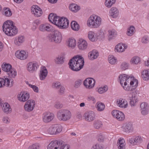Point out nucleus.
<instances>
[{
	"instance_id": "obj_1",
	"label": "nucleus",
	"mask_w": 149,
	"mask_h": 149,
	"mask_svg": "<svg viewBox=\"0 0 149 149\" xmlns=\"http://www.w3.org/2000/svg\"><path fill=\"white\" fill-rule=\"evenodd\" d=\"M84 60L81 56H74L70 59L68 63L69 68L72 71H78L82 68L84 65Z\"/></svg>"
},
{
	"instance_id": "obj_2",
	"label": "nucleus",
	"mask_w": 149,
	"mask_h": 149,
	"mask_svg": "<svg viewBox=\"0 0 149 149\" xmlns=\"http://www.w3.org/2000/svg\"><path fill=\"white\" fill-rule=\"evenodd\" d=\"M3 30L5 33L8 36H13L15 35L18 32L17 29L13 24L11 20H7L3 24Z\"/></svg>"
},
{
	"instance_id": "obj_3",
	"label": "nucleus",
	"mask_w": 149,
	"mask_h": 149,
	"mask_svg": "<svg viewBox=\"0 0 149 149\" xmlns=\"http://www.w3.org/2000/svg\"><path fill=\"white\" fill-rule=\"evenodd\" d=\"M57 117L60 121H66L70 120L72 117L71 112L68 110L62 109L57 113Z\"/></svg>"
},
{
	"instance_id": "obj_4",
	"label": "nucleus",
	"mask_w": 149,
	"mask_h": 149,
	"mask_svg": "<svg viewBox=\"0 0 149 149\" xmlns=\"http://www.w3.org/2000/svg\"><path fill=\"white\" fill-rule=\"evenodd\" d=\"M101 19L99 17L95 15L90 16L87 21V25L90 27L97 28L101 24Z\"/></svg>"
},
{
	"instance_id": "obj_5",
	"label": "nucleus",
	"mask_w": 149,
	"mask_h": 149,
	"mask_svg": "<svg viewBox=\"0 0 149 149\" xmlns=\"http://www.w3.org/2000/svg\"><path fill=\"white\" fill-rule=\"evenodd\" d=\"M48 38L49 41L56 43H60L62 38L61 34L57 30L54 31L52 33L48 35Z\"/></svg>"
},
{
	"instance_id": "obj_6",
	"label": "nucleus",
	"mask_w": 149,
	"mask_h": 149,
	"mask_svg": "<svg viewBox=\"0 0 149 149\" xmlns=\"http://www.w3.org/2000/svg\"><path fill=\"white\" fill-rule=\"evenodd\" d=\"M130 86L128 84L127 87L125 86L124 89L125 91H132L134 90L138 86V82L137 79H134V77H129L128 78Z\"/></svg>"
},
{
	"instance_id": "obj_7",
	"label": "nucleus",
	"mask_w": 149,
	"mask_h": 149,
	"mask_svg": "<svg viewBox=\"0 0 149 149\" xmlns=\"http://www.w3.org/2000/svg\"><path fill=\"white\" fill-rule=\"evenodd\" d=\"M66 144L62 141H52L48 146L47 149H63Z\"/></svg>"
},
{
	"instance_id": "obj_8",
	"label": "nucleus",
	"mask_w": 149,
	"mask_h": 149,
	"mask_svg": "<svg viewBox=\"0 0 149 149\" xmlns=\"http://www.w3.org/2000/svg\"><path fill=\"white\" fill-rule=\"evenodd\" d=\"M13 84V80L10 79L7 77L4 78H0V88H3L6 86L7 87H11Z\"/></svg>"
},
{
	"instance_id": "obj_9",
	"label": "nucleus",
	"mask_w": 149,
	"mask_h": 149,
	"mask_svg": "<svg viewBox=\"0 0 149 149\" xmlns=\"http://www.w3.org/2000/svg\"><path fill=\"white\" fill-rule=\"evenodd\" d=\"M62 127L59 125L55 124L50 127L48 131V133L51 134H56L62 130Z\"/></svg>"
},
{
	"instance_id": "obj_10",
	"label": "nucleus",
	"mask_w": 149,
	"mask_h": 149,
	"mask_svg": "<svg viewBox=\"0 0 149 149\" xmlns=\"http://www.w3.org/2000/svg\"><path fill=\"white\" fill-rule=\"evenodd\" d=\"M35 102L34 100H28L26 102L24 106L25 110L29 112L32 111L35 107Z\"/></svg>"
},
{
	"instance_id": "obj_11",
	"label": "nucleus",
	"mask_w": 149,
	"mask_h": 149,
	"mask_svg": "<svg viewBox=\"0 0 149 149\" xmlns=\"http://www.w3.org/2000/svg\"><path fill=\"white\" fill-rule=\"evenodd\" d=\"M95 81L93 78H88L86 79L84 81V85L85 87L88 89H91L95 86Z\"/></svg>"
},
{
	"instance_id": "obj_12",
	"label": "nucleus",
	"mask_w": 149,
	"mask_h": 149,
	"mask_svg": "<svg viewBox=\"0 0 149 149\" xmlns=\"http://www.w3.org/2000/svg\"><path fill=\"white\" fill-rule=\"evenodd\" d=\"M61 18L53 13L50 14L48 16L49 21L57 26L58 24L60 22Z\"/></svg>"
},
{
	"instance_id": "obj_13",
	"label": "nucleus",
	"mask_w": 149,
	"mask_h": 149,
	"mask_svg": "<svg viewBox=\"0 0 149 149\" xmlns=\"http://www.w3.org/2000/svg\"><path fill=\"white\" fill-rule=\"evenodd\" d=\"M129 76L125 74H121L119 76V80L120 84L124 89L125 86L127 87L128 84H129L128 80Z\"/></svg>"
},
{
	"instance_id": "obj_14",
	"label": "nucleus",
	"mask_w": 149,
	"mask_h": 149,
	"mask_svg": "<svg viewBox=\"0 0 149 149\" xmlns=\"http://www.w3.org/2000/svg\"><path fill=\"white\" fill-rule=\"evenodd\" d=\"M111 114L114 118L119 121H123L125 119V115L122 112L117 110H113L111 112Z\"/></svg>"
},
{
	"instance_id": "obj_15",
	"label": "nucleus",
	"mask_w": 149,
	"mask_h": 149,
	"mask_svg": "<svg viewBox=\"0 0 149 149\" xmlns=\"http://www.w3.org/2000/svg\"><path fill=\"white\" fill-rule=\"evenodd\" d=\"M30 95L27 91H22L17 95L18 100L24 102L27 101L29 98Z\"/></svg>"
},
{
	"instance_id": "obj_16",
	"label": "nucleus",
	"mask_w": 149,
	"mask_h": 149,
	"mask_svg": "<svg viewBox=\"0 0 149 149\" xmlns=\"http://www.w3.org/2000/svg\"><path fill=\"white\" fill-rule=\"evenodd\" d=\"M38 67V64L36 62H30L27 65V70L31 73H33L35 72Z\"/></svg>"
},
{
	"instance_id": "obj_17",
	"label": "nucleus",
	"mask_w": 149,
	"mask_h": 149,
	"mask_svg": "<svg viewBox=\"0 0 149 149\" xmlns=\"http://www.w3.org/2000/svg\"><path fill=\"white\" fill-rule=\"evenodd\" d=\"M84 116L86 121L91 122L94 120L95 115L93 111H89L85 113Z\"/></svg>"
},
{
	"instance_id": "obj_18",
	"label": "nucleus",
	"mask_w": 149,
	"mask_h": 149,
	"mask_svg": "<svg viewBox=\"0 0 149 149\" xmlns=\"http://www.w3.org/2000/svg\"><path fill=\"white\" fill-rule=\"evenodd\" d=\"M31 10L32 13L37 17H40L42 13V9L37 6H33Z\"/></svg>"
},
{
	"instance_id": "obj_19",
	"label": "nucleus",
	"mask_w": 149,
	"mask_h": 149,
	"mask_svg": "<svg viewBox=\"0 0 149 149\" xmlns=\"http://www.w3.org/2000/svg\"><path fill=\"white\" fill-rule=\"evenodd\" d=\"M130 100V104L131 106L135 105L136 103L138 101L136 94L134 92L130 93L128 96Z\"/></svg>"
},
{
	"instance_id": "obj_20",
	"label": "nucleus",
	"mask_w": 149,
	"mask_h": 149,
	"mask_svg": "<svg viewBox=\"0 0 149 149\" xmlns=\"http://www.w3.org/2000/svg\"><path fill=\"white\" fill-rule=\"evenodd\" d=\"M122 127L123 131L127 133L132 132L133 130L132 124L131 122H127L125 123Z\"/></svg>"
},
{
	"instance_id": "obj_21",
	"label": "nucleus",
	"mask_w": 149,
	"mask_h": 149,
	"mask_svg": "<svg viewBox=\"0 0 149 149\" xmlns=\"http://www.w3.org/2000/svg\"><path fill=\"white\" fill-rule=\"evenodd\" d=\"M54 117V114L46 112L43 114V121L45 123H48L52 121Z\"/></svg>"
},
{
	"instance_id": "obj_22",
	"label": "nucleus",
	"mask_w": 149,
	"mask_h": 149,
	"mask_svg": "<svg viewBox=\"0 0 149 149\" xmlns=\"http://www.w3.org/2000/svg\"><path fill=\"white\" fill-rule=\"evenodd\" d=\"M16 56L17 58L21 60L25 59L28 57V54L24 50H18L15 53Z\"/></svg>"
},
{
	"instance_id": "obj_23",
	"label": "nucleus",
	"mask_w": 149,
	"mask_h": 149,
	"mask_svg": "<svg viewBox=\"0 0 149 149\" xmlns=\"http://www.w3.org/2000/svg\"><path fill=\"white\" fill-rule=\"evenodd\" d=\"M141 113L143 115H147L149 111V106L146 102H142L140 105Z\"/></svg>"
},
{
	"instance_id": "obj_24",
	"label": "nucleus",
	"mask_w": 149,
	"mask_h": 149,
	"mask_svg": "<svg viewBox=\"0 0 149 149\" xmlns=\"http://www.w3.org/2000/svg\"><path fill=\"white\" fill-rule=\"evenodd\" d=\"M142 138L140 136H134L130 139V142L133 145H138L142 142Z\"/></svg>"
},
{
	"instance_id": "obj_25",
	"label": "nucleus",
	"mask_w": 149,
	"mask_h": 149,
	"mask_svg": "<svg viewBox=\"0 0 149 149\" xmlns=\"http://www.w3.org/2000/svg\"><path fill=\"white\" fill-rule=\"evenodd\" d=\"M52 26L49 24L45 23L40 25L39 26V29L41 31H49L52 29Z\"/></svg>"
},
{
	"instance_id": "obj_26",
	"label": "nucleus",
	"mask_w": 149,
	"mask_h": 149,
	"mask_svg": "<svg viewBox=\"0 0 149 149\" xmlns=\"http://www.w3.org/2000/svg\"><path fill=\"white\" fill-rule=\"evenodd\" d=\"M99 55L98 52L95 49H94L89 52L88 56V58L91 60L96 59Z\"/></svg>"
},
{
	"instance_id": "obj_27",
	"label": "nucleus",
	"mask_w": 149,
	"mask_h": 149,
	"mask_svg": "<svg viewBox=\"0 0 149 149\" xmlns=\"http://www.w3.org/2000/svg\"><path fill=\"white\" fill-rule=\"evenodd\" d=\"M69 23V21L66 18H61L60 22L58 24V26L62 29L67 28Z\"/></svg>"
},
{
	"instance_id": "obj_28",
	"label": "nucleus",
	"mask_w": 149,
	"mask_h": 149,
	"mask_svg": "<svg viewBox=\"0 0 149 149\" xmlns=\"http://www.w3.org/2000/svg\"><path fill=\"white\" fill-rule=\"evenodd\" d=\"M79 49L81 50H84L87 47V42L82 39H80L77 43Z\"/></svg>"
},
{
	"instance_id": "obj_29",
	"label": "nucleus",
	"mask_w": 149,
	"mask_h": 149,
	"mask_svg": "<svg viewBox=\"0 0 149 149\" xmlns=\"http://www.w3.org/2000/svg\"><path fill=\"white\" fill-rule=\"evenodd\" d=\"M47 70L45 67H43L41 68L39 75L40 79L41 80H44L47 76Z\"/></svg>"
},
{
	"instance_id": "obj_30",
	"label": "nucleus",
	"mask_w": 149,
	"mask_h": 149,
	"mask_svg": "<svg viewBox=\"0 0 149 149\" xmlns=\"http://www.w3.org/2000/svg\"><path fill=\"white\" fill-rule=\"evenodd\" d=\"M118 105L122 108H125L128 105L127 101L125 99L120 98L117 101Z\"/></svg>"
},
{
	"instance_id": "obj_31",
	"label": "nucleus",
	"mask_w": 149,
	"mask_h": 149,
	"mask_svg": "<svg viewBox=\"0 0 149 149\" xmlns=\"http://www.w3.org/2000/svg\"><path fill=\"white\" fill-rule=\"evenodd\" d=\"M24 41V36H19L18 37H16L14 41L15 45L17 46L21 45Z\"/></svg>"
},
{
	"instance_id": "obj_32",
	"label": "nucleus",
	"mask_w": 149,
	"mask_h": 149,
	"mask_svg": "<svg viewBox=\"0 0 149 149\" xmlns=\"http://www.w3.org/2000/svg\"><path fill=\"white\" fill-rule=\"evenodd\" d=\"M110 16L113 18L117 17L119 14V11L118 9L116 7H112L109 11Z\"/></svg>"
},
{
	"instance_id": "obj_33",
	"label": "nucleus",
	"mask_w": 149,
	"mask_h": 149,
	"mask_svg": "<svg viewBox=\"0 0 149 149\" xmlns=\"http://www.w3.org/2000/svg\"><path fill=\"white\" fill-rule=\"evenodd\" d=\"M141 77L145 81L149 80V69L142 71L141 72Z\"/></svg>"
},
{
	"instance_id": "obj_34",
	"label": "nucleus",
	"mask_w": 149,
	"mask_h": 149,
	"mask_svg": "<svg viewBox=\"0 0 149 149\" xmlns=\"http://www.w3.org/2000/svg\"><path fill=\"white\" fill-rule=\"evenodd\" d=\"M127 48V46H125V44L121 43L118 44L116 46L115 50L119 52H122L124 51L125 49Z\"/></svg>"
},
{
	"instance_id": "obj_35",
	"label": "nucleus",
	"mask_w": 149,
	"mask_h": 149,
	"mask_svg": "<svg viewBox=\"0 0 149 149\" xmlns=\"http://www.w3.org/2000/svg\"><path fill=\"white\" fill-rule=\"evenodd\" d=\"M88 37L89 39L93 42L96 41L97 39L96 34L92 31L88 32Z\"/></svg>"
},
{
	"instance_id": "obj_36",
	"label": "nucleus",
	"mask_w": 149,
	"mask_h": 149,
	"mask_svg": "<svg viewBox=\"0 0 149 149\" xmlns=\"http://www.w3.org/2000/svg\"><path fill=\"white\" fill-rule=\"evenodd\" d=\"M2 110L4 113L8 114L10 113L12 111L8 103H5L3 106Z\"/></svg>"
},
{
	"instance_id": "obj_37",
	"label": "nucleus",
	"mask_w": 149,
	"mask_h": 149,
	"mask_svg": "<svg viewBox=\"0 0 149 149\" xmlns=\"http://www.w3.org/2000/svg\"><path fill=\"white\" fill-rule=\"evenodd\" d=\"M7 74L8 75V77L10 79L14 78L17 75V72L14 69L12 68L7 73Z\"/></svg>"
},
{
	"instance_id": "obj_38",
	"label": "nucleus",
	"mask_w": 149,
	"mask_h": 149,
	"mask_svg": "<svg viewBox=\"0 0 149 149\" xmlns=\"http://www.w3.org/2000/svg\"><path fill=\"white\" fill-rule=\"evenodd\" d=\"M64 57L63 55L58 56L54 59V62L56 64H61L64 63Z\"/></svg>"
},
{
	"instance_id": "obj_39",
	"label": "nucleus",
	"mask_w": 149,
	"mask_h": 149,
	"mask_svg": "<svg viewBox=\"0 0 149 149\" xmlns=\"http://www.w3.org/2000/svg\"><path fill=\"white\" fill-rule=\"evenodd\" d=\"M135 31V29L134 26H131L127 28L126 34L127 36H131L134 34Z\"/></svg>"
},
{
	"instance_id": "obj_40",
	"label": "nucleus",
	"mask_w": 149,
	"mask_h": 149,
	"mask_svg": "<svg viewBox=\"0 0 149 149\" xmlns=\"http://www.w3.org/2000/svg\"><path fill=\"white\" fill-rule=\"evenodd\" d=\"M69 8L70 10L76 13L80 10V8L77 4H72L69 6Z\"/></svg>"
},
{
	"instance_id": "obj_41",
	"label": "nucleus",
	"mask_w": 149,
	"mask_h": 149,
	"mask_svg": "<svg viewBox=\"0 0 149 149\" xmlns=\"http://www.w3.org/2000/svg\"><path fill=\"white\" fill-rule=\"evenodd\" d=\"M2 69L3 71L7 73L12 68L11 65L9 63H5L1 65Z\"/></svg>"
},
{
	"instance_id": "obj_42",
	"label": "nucleus",
	"mask_w": 149,
	"mask_h": 149,
	"mask_svg": "<svg viewBox=\"0 0 149 149\" xmlns=\"http://www.w3.org/2000/svg\"><path fill=\"white\" fill-rule=\"evenodd\" d=\"M71 27L72 29L75 31H77L79 29V26L76 22L73 21L71 23Z\"/></svg>"
},
{
	"instance_id": "obj_43",
	"label": "nucleus",
	"mask_w": 149,
	"mask_h": 149,
	"mask_svg": "<svg viewBox=\"0 0 149 149\" xmlns=\"http://www.w3.org/2000/svg\"><path fill=\"white\" fill-rule=\"evenodd\" d=\"M108 37L109 39H113L117 35L116 31L114 29L108 31Z\"/></svg>"
},
{
	"instance_id": "obj_44",
	"label": "nucleus",
	"mask_w": 149,
	"mask_h": 149,
	"mask_svg": "<svg viewBox=\"0 0 149 149\" xmlns=\"http://www.w3.org/2000/svg\"><path fill=\"white\" fill-rule=\"evenodd\" d=\"M140 58L138 56H135L132 58L130 61L132 64H137L140 62Z\"/></svg>"
},
{
	"instance_id": "obj_45",
	"label": "nucleus",
	"mask_w": 149,
	"mask_h": 149,
	"mask_svg": "<svg viewBox=\"0 0 149 149\" xmlns=\"http://www.w3.org/2000/svg\"><path fill=\"white\" fill-rule=\"evenodd\" d=\"M96 105V108L98 111H102L105 108V105L102 103L98 102L97 103Z\"/></svg>"
},
{
	"instance_id": "obj_46",
	"label": "nucleus",
	"mask_w": 149,
	"mask_h": 149,
	"mask_svg": "<svg viewBox=\"0 0 149 149\" xmlns=\"http://www.w3.org/2000/svg\"><path fill=\"white\" fill-rule=\"evenodd\" d=\"M76 45V41L74 39H69L68 41V46L69 47L73 48L75 47Z\"/></svg>"
},
{
	"instance_id": "obj_47",
	"label": "nucleus",
	"mask_w": 149,
	"mask_h": 149,
	"mask_svg": "<svg viewBox=\"0 0 149 149\" xmlns=\"http://www.w3.org/2000/svg\"><path fill=\"white\" fill-rule=\"evenodd\" d=\"M93 125L94 127L96 129H99L100 127H102V122L98 120L95 121Z\"/></svg>"
},
{
	"instance_id": "obj_48",
	"label": "nucleus",
	"mask_w": 149,
	"mask_h": 149,
	"mask_svg": "<svg viewBox=\"0 0 149 149\" xmlns=\"http://www.w3.org/2000/svg\"><path fill=\"white\" fill-rule=\"evenodd\" d=\"M115 1L116 0H106L105 2V5L108 8H110Z\"/></svg>"
},
{
	"instance_id": "obj_49",
	"label": "nucleus",
	"mask_w": 149,
	"mask_h": 149,
	"mask_svg": "<svg viewBox=\"0 0 149 149\" xmlns=\"http://www.w3.org/2000/svg\"><path fill=\"white\" fill-rule=\"evenodd\" d=\"M12 13L11 10L9 8H7L3 11V14L7 17H10L12 15Z\"/></svg>"
},
{
	"instance_id": "obj_50",
	"label": "nucleus",
	"mask_w": 149,
	"mask_h": 149,
	"mask_svg": "<svg viewBox=\"0 0 149 149\" xmlns=\"http://www.w3.org/2000/svg\"><path fill=\"white\" fill-rule=\"evenodd\" d=\"M108 60L109 63L112 65L116 63L117 60L113 56H109Z\"/></svg>"
},
{
	"instance_id": "obj_51",
	"label": "nucleus",
	"mask_w": 149,
	"mask_h": 149,
	"mask_svg": "<svg viewBox=\"0 0 149 149\" xmlns=\"http://www.w3.org/2000/svg\"><path fill=\"white\" fill-rule=\"evenodd\" d=\"M108 89L107 86H105L103 87H101L98 89L97 91L100 94L102 93L106 92Z\"/></svg>"
},
{
	"instance_id": "obj_52",
	"label": "nucleus",
	"mask_w": 149,
	"mask_h": 149,
	"mask_svg": "<svg viewBox=\"0 0 149 149\" xmlns=\"http://www.w3.org/2000/svg\"><path fill=\"white\" fill-rule=\"evenodd\" d=\"M129 64L126 62H124L122 63L120 68L121 69L123 70H125L127 69L129 67Z\"/></svg>"
},
{
	"instance_id": "obj_53",
	"label": "nucleus",
	"mask_w": 149,
	"mask_h": 149,
	"mask_svg": "<svg viewBox=\"0 0 149 149\" xmlns=\"http://www.w3.org/2000/svg\"><path fill=\"white\" fill-rule=\"evenodd\" d=\"M82 84V80L80 79H78L75 81L74 87L76 88L79 87Z\"/></svg>"
},
{
	"instance_id": "obj_54",
	"label": "nucleus",
	"mask_w": 149,
	"mask_h": 149,
	"mask_svg": "<svg viewBox=\"0 0 149 149\" xmlns=\"http://www.w3.org/2000/svg\"><path fill=\"white\" fill-rule=\"evenodd\" d=\"M52 86L53 88L58 89L62 85L59 82H56L54 83Z\"/></svg>"
},
{
	"instance_id": "obj_55",
	"label": "nucleus",
	"mask_w": 149,
	"mask_h": 149,
	"mask_svg": "<svg viewBox=\"0 0 149 149\" xmlns=\"http://www.w3.org/2000/svg\"><path fill=\"white\" fill-rule=\"evenodd\" d=\"M54 107L57 109H60L63 107V104L59 102H56L54 106Z\"/></svg>"
},
{
	"instance_id": "obj_56",
	"label": "nucleus",
	"mask_w": 149,
	"mask_h": 149,
	"mask_svg": "<svg viewBox=\"0 0 149 149\" xmlns=\"http://www.w3.org/2000/svg\"><path fill=\"white\" fill-rule=\"evenodd\" d=\"M28 85L30 87L32 88L33 89V90L35 92L37 93H38V92L39 89L38 87H37L36 86L32 85L29 84H28Z\"/></svg>"
},
{
	"instance_id": "obj_57",
	"label": "nucleus",
	"mask_w": 149,
	"mask_h": 149,
	"mask_svg": "<svg viewBox=\"0 0 149 149\" xmlns=\"http://www.w3.org/2000/svg\"><path fill=\"white\" fill-rule=\"evenodd\" d=\"M103 146L100 144H97L93 146L92 149H103Z\"/></svg>"
},
{
	"instance_id": "obj_58",
	"label": "nucleus",
	"mask_w": 149,
	"mask_h": 149,
	"mask_svg": "<svg viewBox=\"0 0 149 149\" xmlns=\"http://www.w3.org/2000/svg\"><path fill=\"white\" fill-rule=\"evenodd\" d=\"M149 38L147 36H146L143 37L142 38V42L143 43H147L149 42Z\"/></svg>"
},
{
	"instance_id": "obj_59",
	"label": "nucleus",
	"mask_w": 149,
	"mask_h": 149,
	"mask_svg": "<svg viewBox=\"0 0 149 149\" xmlns=\"http://www.w3.org/2000/svg\"><path fill=\"white\" fill-rule=\"evenodd\" d=\"M59 89V90L58 91V93L61 95L63 94L64 93L65 88L64 86H61Z\"/></svg>"
},
{
	"instance_id": "obj_60",
	"label": "nucleus",
	"mask_w": 149,
	"mask_h": 149,
	"mask_svg": "<svg viewBox=\"0 0 149 149\" xmlns=\"http://www.w3.org/2000/svg\"><path fill=\"white\" fill-rule=\"evenodd\" d=\"M87 99L88 101H92L93 103H95L96 100L95 97L91 95H89L88 96Z\"/></svg>"
},
{
	"instance_id": "obj_61",
	"label": "nucleus",
	"mask_w": 149,
	"mask_h": 149,
	"mask_svg": "<svg viewBox=\"0 0 149 149\" xmlns=\"http://www.w3.org/2000/svg\"><path fill=\"white\" fill-rule=\"evenodd\" d=\"M2 121L4 123H8L10 122V119L8 117L5 116L3 118Z\"/></svg>"
},
{
	"instance_id": "obj_62",
	"label": "nucleus",
	"mask_w": 149,
	"mask_h": 149,
	"mask_svg": "<svg viewBox=\"0 0 149 149\" xmlns=\"http://www.w3.org/2000/svg\"><path fill=\"white\" fill-rule=\"evenodd\" d=\"M104 137L101 134H99L98 138V141L100 142H102L104 141Z\"/></svg>"
},
{
	"instance_id": "obj_63",
	"label": "nucleus",
	"mask_w": 149,
	"mask_h": 149,
	"mask_svg": "<svg viewBox=\"0 0 149 149\" xmlns=\"http://www.w3.org/2000/svg\"><path fill=\"white\" fill-rule=\"evenodd\" d=\"M122 143L125 144V140L122 138H120L118 140L117 145L122 144Z\"/></svg>"
},
{
	"instance_id": "obj_64",
	"label": "nucleus",
	"mask_w": 149,
	"mask_h": 149,
	"mask_svg": "<svg viewBox=\"0 0 149 149\" xmlns=\"http://www.w3.org/2000/svg\"><path fill=\"white\" fill-rule=\"evenodd\" d=\"M118 149H125V144L122 143V144L117 145Z\"/></svg>"
}]
</instances>
